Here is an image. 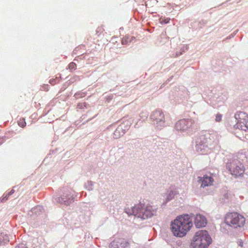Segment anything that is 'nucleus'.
I'll list each match as a JSON object with an SVG mask.
<instances>
[{
    "label": "nucleus",
    "mask_w": 248,
    "mask_h": 248,
    "mask_svg": "<svg viewBox=\"0 0 248 248\" xmlns=\"http://www.w3.org/2000/svg\"><path fill=\"white\" fill-rule=\"evenodd\" d=\"M227 168L232 175L239 176L244 171L243 165L238 161H233L227 164Z\"/></svg>",
    "instance_id": "423d86ee"
},
{
    "label": "nucleus",
    "mask_w": 248,
    "mask_h": 248,
    "mask_svg": "<svg viewBox=\"0 0 248 248\" xmlns=\"http://www.w3.org/2000/svg\"><path fill=\"white\" fill-rule=\"evenodd\" d=\"M169 21V19L167 18V19H163V18H160V22L162 24V23H168Z\"/></svg>",
    "instance_id": "aec40b11"
},
{
    "label": "nucleus",
    "mask_w": 248,
    "mask_h": 248,
    "mask_svg": "<svg viewBox=\"0 0 248 248\" xmlns=\"http://www.w3.org/2000/svg\"><path fill=\"white\" fill-rule=\"evenodd\" d=\"M76 64L75 63H73V62H71L69 64V69H75V68H76Z\"/></svg>",
    "instance_id": "412c9836"
},
{
    "label": "nucleus",
    "mask_w": 248,
    "mask_h": 248,
    "mask_svg": "<svg viewBox=\"0 0 248 248\" xmlns=\"http://www.w3.org/2000/svg\"><path fill=\"white\" fill-rule=\"evenodd\" d=\"M4 201H5V198H3L1 200V202H3Z\"/></svg>",
    "instance_id": "b1692460"
},
{
    "label": "nucleus",
    "mask_w": 248,
    "mask_h": 248,
    "mask_svg": "<svg viewBox=\"0 0 248 248\" xmlns=\"http://www.w3.org/2000/svg\"><path fill=\"white\" fill-rule=\"evenodd\" d=\"M18 124L21 127H24L25 126L26 123H25V122L24 121V120H21L19 122Z\"/></svg>",
    "instance_id": "6ab92c4d"
},
{
    "label": "nucleus",
    "mask_w": 248,
    "mask_h": 248,
    "mask_svg": "<svg viewBox=\"0 0 248 248\" xmlns=\"http://www.w3.org/2000/svg\"><path fill=\"white\" fill-rule=\"evenodd\" d=\"M151 118L154 122V124L156 125L157 127H162L165 124L164 115L160 110L153 111L151 115Z\"/></svg>",
    "instance_id": "6e6552de"
},
{
    "label": "nucleus",
    "mask_w": 248,
    "mask_h": 248,
    "mask_svg": "<svg viewBox=\"0 0 248 248\" xmlns=\"http://www.w3.org/2000/svg\"><path fill=\"white\" fill-rule=\"evenodd\" d=\"M176 196V192L175 191L171 190L168 192L166 200L167 201H170L175 198Z\"/></svg>",
    "instance_id": "dca6fc26"
},
{
    "label": "nucleus",
    "mask_w": 248,
    "mask_h": 248,
    "mask_svg": "<svg viewBox=\"0 0 248 248\" xmlns=\"http://www.w3.org/2000/svg\"><path fill=\"white\" fill-rule=\"evenodd\" d=\"M73 201V195H71V193L70 192H67L65 193H64L59 198L58 201V202L66 205H69L72 203Z\"/></svg>",
    "instance_id": "4468645a"
},
{
    "label": "nucleus",
    "mask_w": 248,
    "mask_h": 248,
    "mask_svg": "<svg viewBox=\"0 0 248 248\" xmlns=\"http://www.w3.org/2000/svg\"><path fill=\"white\" fill-rule=\"evenodd\" d=\"M16 248H27L25 245H20L17 246Z\"/></svg>",
    "instance_id": "5701e85b"
},
{
    "label": "nucleus",
    "mask_w": 248,
    "mask_h": 248,
    "mask_svg": "<svg viewBox=\"0 0 248 248\" xmlns=\"http://www.w3.org/2000/svg\"><path fill=\"white\" fill-rule=\"evenodd\" d=\"M128 245V242L124 239L117 238L111 242L109 248H124Z\"/></svg>",
    "instance_id": "ddd939ff"
},
{
    "label": "nucleus",
    "mask_w": 248,
    "mask_h": 248,
    "mask_svg": "<svg viewBox=\"0 0 248 248\" xmlns=\"http://www.w3.org/2000/svg\"><path fill=\"white\" fill-rule=\"evenodd\" d=\"M238 246L240 247L241 248H244L245 244L244 243V242L243 241L241 240L238 242Z\"/></svg>",
    "instance_id": "4be33fe9"
},
{
    "label": "nucleus",
    "mask_w": 248,
    "mask_h": 248,
    "mask_svg": "<svg viewBox=\"0 0 248 248\" xmlns=\"http://www.w3.org/2000/svg\"><path fill=\"white\" fill-rule=\"evenodd\" d=\"M89 184L91 185V186H92V183L91 182L89 183Z\"/></svg>",
    "instance_id": "393cba45"
},
{
    "label": "nucleus",
    "mask_w": 248,
    "mask_h": 248,
    "mask_svg": "<svg viewBox=\"0 0 248 248\" xmlns=\"http://www.w3.org/2000/svg\"><path fill=\"white\" fill-rule=\"evenodd\" d=\"M129 127V125L125 127L124 124L118 126L113 133V137L115 139H118L124 135L125 132Z\"/></svg>",
    "instance_id": "2eb2a0df"
},
{
    "label": "nucleus",
    "mask_w": 248,
    "mask_h": 248,
    "mask_svg": "<svg viewBox=\"0 0 248 248\" xmlns=\"http://www.w3.org/2000/svg\"><path fill=\"white\" fill-rule=\"evenodd\" d=\"M209 233L206 230H200L190 239L189 248H208L212 243Z\"/></svg>",
    "instance_id": "f03ea898"
},
{
    "label": "nucleus",
    "mask_w": 248,
    "mask_h": 248,
    "mask_svg": "<svg viewBox=\"0 0 248 248\" xmlns=\"http://www.w3.org/2000/svg\"><path fill=\"white\" fill-rule=\"evenodd\" d=\"M156 214V208L155 207L151 205H147L144 207L143 205L141 218L146 219L151 217Z\"/></svg>",
    "instance_id": "9b49d317"
},
{
    "label": "nucleus",
    "mask_w": 248,
    "mask_h": 248,
    "mask_svg": "<svg viewBox=\"0 0 248 248\" xmlns=\"http://www.w3.org/2000/svg\"><path fill=\"white\" fill-rule=\"evenodd\" d=\"M192 121L188 119H181L177 121L174 126L176 131L181 133L187 132L192 126Z\"/></svg>",
    "instance_id": "0eeeda50"
},
{
    "label": "nucleus",
    "mask_w": 248,
    "mask_h": 248,
    "mask_svg": "<svg viewBox=\"0 0 248 248\" xmlns=\"http://www.w3.org/2000/svg\"><path fill=\"white\" fill-rule=\"evenodd\" d=\"M197 228H201L205 227L207 221L206 217L202 215L197 214L193 217V222Z\"/></svg>",
    "instance_id": "9d476101"
},
{
    "label": "nucleus",
    "mask_w": 248,
    "mask_h": 248,
    "mask_svg": "<svg viewBox=\"0 0 248 248\" xmlns=\"http://www.w3.org/2000/svg\"><path fill=\"white\" fill-rule=\"evenodd\" d=\"M225 223L228 225L235 228L242 227L245 224V218L237 213H231L226 215Z\"/></svg>",
    "instance_id": "7ed1b4c3"
},
{
    "label": "nucleus",
    "mask_w": 248,
    "mask_h": 248,
    "mask_svg": "<svg viewBox=\"0 0 248 248\" xmlns=\"http://www.w3.org/2000/svg\"><path fill=\"white\" fill-rule=\"evenodd\" d=\"M198 182L201 184V187H204L212 185L214 180L212 177L208 175L199 176L198 177Z\"/></svg>",
    "instance_id": "f8f14e48"
},
{
    "label": "nucleus",
    "mask_w": 248,
    "mask_h": 248,
    "mask_svg": "<svg viewBox=\"0 0 248 248\" xmlns=\"http://www.w3.org/2000/svg\"><path fill=\"white\" fill-rule=\"evenodd\" d=\"M235 118L237 121L236 128L244 131L246 137L248 138V115L241 112L235 115Z\"/></svg>",
    "instance_id": "20e7f679"
},
{
    "label": "nucleus",
    "mask_w": 248,
    "mask_h": 248,
    "mask_svg": "<svg viewBox=\"0 0 248 248\" xmlns=\"http://www.w3.org/2000/svg\"><path fill=\"white\" fill-rule=\"evenodd\" d=\"M210 140L207 138H201L200 141H197L195 146L196 151L200 154H207L211 152V144Z\"/></svg>",
    "instance_id": "39448f33"
},
{
    "label": "nucleus",
    "mask_w": 248,
    "mask_h": 248,
    "mask_svg": "<svg viewBox=\"0 0 248 248\" xmlns=\"http://www.w3.org/2000/svg\"><path fill=\"white\" fill-rule=\"evenodd\" d=\"M193 226L192 216L185 214L178 216L170 221V230L173 236L183 238L187 235Z\"/></svg>",
    "instance_id": "f257e3e1"
},
{
    "label": "nucleus",
    "mask_w": 248,
    "mask_h": 248,
    "mask_svg": "<svg viewBox=\"0 0 248 248\" xmlns=\"http://www.w3.org/2000/svg\"><path fill=\"white\" fill-rule=\"evenodd\" d=\"M143 207V205L138 204L130 208H126L125 212L129 215H134L141 218Z\"/></svg>",
    "instance_id": "1a4fd4ad"
},
{
    "label": "nucleus",
    "mask_w": 248,
    "mask_h": 248,
    "mask_svg": "<svg viewBox=\"0 0 248 248\" xmlns=\"http://www.w3.org/2000/svg\"><path fill=\"white\" fill-rule=\"evenodd\" d=\"M9 241V236L6 234H1L0 236V244L6 243Z\"/></svg>",
    "instance_id": "f3484780"
},
{
    "label": "nucleus",
    "mask_w": 248,
    "mask_h": 248,
    "mask_svg": "<svg viewBox=\"0 0 248 248\" xmlns=\"http://www.w3.org/2000/svg\"><path fill=\"white\" fill-rule=\"evenodd\" d=\"M222 119V115L220 114H217L216 116L215 121L217 122H219Z\"/></svg>",
    "instance_id": "a211bd4d"
}]
</instances>
